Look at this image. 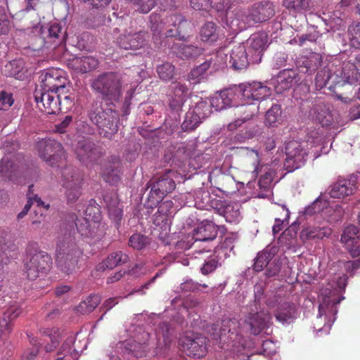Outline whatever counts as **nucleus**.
Wrapping results in <instances>:
<instances>
[{
    "mask_svg": "<svg viewBox=\"0 0 360 360\" xmlns=\"http://www.w3.org/2000/svg\"><path fill=\"white\" fill-rule=\"evenodd\" d=\"M175 188V182L171 178L159 176V193L162 194L171 193Z\"/></svg>",
    "mask_w": 360,
    "mask_h": 360,
    "instance_id": "58",
    "label": "nucleus"
},
{
    "mask_svg": "<svg viewBox=\"0 0 360 360\" xmlns=\"http://www.w3.org/2000/svg\"><path fill=\"white\" fill-rule=\"evenodd\" d=\"M337 67V65H335L333 63L330 67H324L323 69H321L318 71L316 77H315V84L316 86L319 89H322L326 86V84L332 80V84H334L335 86H341L345 83L340 82L341 79L340 77L336 78L335 72H338L340 69L333 70V74L331 73L332 68L333 66Z\"/></svg>",
    "mask_w": 360,
    "mask_h": 360,
    "instance_id": "29",
    "label": "nucleus"
},
{
    "mask_svg": "<svg viewBox=\"0 0 360 360\" xmlns=\"http://www.w3.org/2000/svg\"><path fill=\"white\" fill-rule=\"evenodd\" d=\"M62 27L57 23H54L48 27H44L40 25L34 26L31 30L27 29L28 34L32 33L39 42V46L34 49H39L45 43L54 42L59 38Z\"/></svg>",
    "mask_w": 360,
    "mask_h": 360,
    "instance_id": "16",
    "label": "nucleus"
},
{
    "mask_svg": "<svg viewBox=\"0 0 360 360\" xmlns=\"http://www.w3.org/2000/svg\"><path fill=\"white\" fill-rule=\"evenodd\" d=\"M212 61L206 60L193 68L188 75V80L193 84H198L205 77L206 72L211 66Z\"/></svg>",
    "mask_w": 360,
    "mask_h": 360,
    "instance_id": "43",
    "label": "nucleus"
},
{
    "mask_svg": "<svg viewBox=\"0 0 360 360\" xmlns=\"http://www.w3.org/2000/svg\"><path fill=\"white\" fill-rule=\"evenodd\" d=\"M308 117L312 122L321 124L322 127L333 126L335 128L334 125L337 123L329 105L322 101H316L312 105Z\"/></svg>",
    "mask_w": 360,
    "mask_h": 360,
    "instance_id": "11",
    "label": "nucleus"
},
{
    "mask_svg": "<svg viewBox=\"0 0 360 360\" xmlns=\"http://www.w3.org/2000/svg\"><path fill=\"white\" fill-rule=\"evenodd\" d=\"M281 115V106L274 104L266 112V124L269 127H275Z\"/></svg>",
    "mask_w": 360,
    "mask_h": 360,
    "instance_id": "48",
    "label": "nucleus"
},
{
    "mask_svg": "<svg viewBox=\"0 0 360 360\" xmlns=\"http://www.w3.org/2000/svg\"><path fill=\"white\" fill-rule=\"evenodd\" d=\"M82 251L77 248L75 240L70 235L60 238L56 248V262L62 271L70 274L77 266L78 259Z\"/></svg>",
    "mask_w": 360,
    "mask_h": 360,
    "instance_id": "1",
    "label": "nucleus"
},
{
    "mask_svg": "<svg viewBox=\"0 0 360 360\" xmlns=\"http://www.w3.org/2000/svg\"><path fill=\"white\" fill-rule=\"evenodd\" d=\"M276 253L274 248H266L263 251L257 254L253 265L254 270L261 271L264 267L267 266L273 259Z\"/></svg>",
    "mask_w": 360,
    "mask_h": 360,
    "instance_id": "39",
    "label": "nucleus"
},
{
    "mask_svg": "<svg viewBox=\"0 0 360 360\" xmlns=\"http://www.w3.org/2000/svg\"><path fill=\"white\" fill-rule=\"evenodd\" d=\"M240 91L245 101H259L271 94V89L261 82H254L251 84H242L239 86Z\"/></svg>",
    "mask_w": 360,
    "mask_h": 360,
    "instance_id": "21",
    "label": "nucleus"
},
{
    "mask_svg": "<svg viewBox=\"0 0 360 360\" xmlns=\"http://www.w3.org/2000/svg\"><path fill=\"white\" fill-rule=\"evenodd\" d=\"M194 112L199 115L203 120L210 116L212 108L210 102L202 98L198 101L193 108Z\"/></svg>",
    "mask_w": 360,
    "mask_h": 360,
    "instance_id": "52",
    "label": "nucleus"
},
{
    "mask_svg": "<svg viewBox=\"0 0 360 360\" xmlns=\"http://www.w3.org/2000/svg\"><path fill=\"white\" fill-rule=\"evenodd\" d=\"M96 207H89L86 210V215L89 217H85L82 219H77L75 225L77 226L78 232L82 236L87 238H96L98 236V229L100 226L98 224L99 216H94L91 217V212Z\"/></svg>",
    "mask_w": 360,
    "mask_h": 360,
    "instance_id": "20",
    "label": "nucleus"
},
{
    "mask_svg": "<svg viewBox=\"0 0 360 360\" xmlns=\"http://www.w3.org/2000/svg\"><path fill=\"white\" fill-rule=\"evenodd\" d=\"M11 26L12 23L8 20L5 8L0 6V36L7 34Z\"/></svg>",
    "mask_w": 360,
    "mask_h": 360,
    "instance_id": "55",
    "label": "nucleus"
},
{
    "mask_svg": "<svg viewBox=\"0 0 360 360\" xmlns=\"http://www.w3.org/2000/svg\"><path fill=\"white\" fill-rule=\"evenodd\" d=\"M203 119L194 110L189 111L186 113L185 120L182 124V129L186 131L194 130L202 122Z\"/></svg>",
    "mask_w": 360,
    "mask_h": 360,
    "instance_id": "46",
    "label": "nucleus"
},
{
    "mask_svg": "<svg viewBox=\"0 0 360 360\" xmlns=\"http://www.w3.org/2000/svg\"><path fill=\"white\" fill-rule=\"evenodd\" d=\"M56 91H35V101L38 108L46 114H56L60 110V100Z\"/></svg>",
    "mask_w": 360,
    "mask_h": 360,
    "instance_id": "14",
    "label": "nucleus"
},
{
    "mask_svg": "<svg viewBox=\"0 0 360 360\" xmlns=\"http://www.w3.org/2000/svg\"><path fill=\"white\" fill-rule=\"evenodd\" d=\"M101 302V298L97 295H91L85 300L80 302L76 310L80 314H88L91 312Z\"/></svg>",
    "mask_w": 360,
    "mask_h": 360,
    "instance_id": "44",
    "label": "nucleus"
},
{
    "mask_svg": "<svg viewBox=\"0 0 360 360\" xmlns=\"http://www.w3.org/2000/svg\"><path fill=\"white\" fill-rule=\"evenodd\" d=\"M267 44V35L264 32L252 34L245 45L252 63L261 62L263 52Z\"/></svg>",
    "mask_w": 360,
    "mask_h": 360,
    "instance_id": "15",
    "label": "nucleus"
},
{
    "mask_svg": "<svg viewBox=\"0 0 360 360\" xmlns=\"http://www.w3.org/2000/svg\"><path fill=\"white\" fill-rule=\"evenodd\" d=\"M240 205L236 202L225 203L218 212L229 223H237L240 218Z\"/></svg>",
    "mask_w": 360,
    "mask_h": 360,
    "instance_id": "37",
    "label": "nucleus"
},
{
    "mask_svg": "<svg viewBox=\"0 0 360 360\" xmlns=\"http://www.w3.org/2000/svg\"><path fill=\"white\" fill-rule=\"evenodd\" d=\"M274 316L282 323H290L297 317V307L292 302L281 303L276 308Z\"/></svg>",
    "mask_w": 360,
    "mask_h": 360,
    "instance_id": "26",
    "label": "nucleus"
},
{
    "mask_svg": "<svg viewBox=\"0 0 360 360\" xmlns=\"http://www.w3.org/2000/svg\"><path fill=\"white\" fill-rule=\"evenodd\" d=\"M89 117L103 137L110 139L117 131L118 114L115 111L111 109L103 110L96 103L89 113Z\"/></svg>",
    "mask_w": 360,
    "mask_h": 360,
    "instance_id": "3",
    "label": "nucleus"
},
{
    "mask_svg": "<svg viewBox=\"0 0 360 360\" xmlns=\"http://www.w3.org/2000/svg\"><path fill=\"white\" fill-rule=\"evenodd\" d=\"M336 78L340 82L349 84L360 83V56L356 57L354 62H343L340 70L335 72Z\"/></svg>",
    "mask_w": 360,
    "mask_h": 360,
    "instance_id": "17",
    "label": "nucleus"
},
{
    "mask_svg": "<svg viewBox=\"0 0 360 360\" xmlns=\"http://www.w3.org/2000/svg\"><path fill=\"white\" fill-rule=\"evenodd\" d=\"M259 110V107L250 101L237 105L234 108V115L245 121L250 120Z\"/></svg>",
    "mask_w": 360,
    "mask_h": 360,
    "instance_id": "41",
    "label": "nucleus"
},
{
    "mask_svg": "<svg viewBox=\"0 0 360 360\" xmlns=\"http://www.w3.org/2000/svg\"><path fill=\"white\" fill-rule=\"evenodd\" d=\"M128 255L122 251H117L110 254L103 262L96 266L98 271L111 269L118 265L126 263L128 261Z\"/></svg>",
    "mask_w": 360,
    "mask_h": 360,
    "instance_id": "35",
    "label": "nucleus"
},
{
    "mask_svg": "<svg viewBox=\"0 0 360 360\" xmlns=\"http://www.w3.org/2000/svg\"><path fill=\"white\" fill-rule=\"evenodd\" d=\"M273 181V174L271 172H266L262 174L258 182L259 187L264 191H268L271 188V183Z\"/></svg>",
    "mask_w": 360,
    "mask_h": 360,
    "instance_id": "64",
    "label": "nucleus"
},
{
    "mask_svg": "<svg viewBox=\"0 0 360 360\" xmlns=\"http://www.w3.org/2000/svg\"><path fill=\"white\" fill-rule=\"evenodd\" d=\"M280 211L283 214V218H275V224L272 227L274 234L278 233L283 229L284 221L289 217V211L285 207H280Z\"/></svg>",
    "mask_w": 360,
    "mask_h": 360,
    "instance_id": "57",
    "label": "nucleus"
},
{
    "mask_svg": "<svg viewBox=\"0 0 360 360\" xmlns=\"http://www.w3.org/2000/svg\"><path fill=\"white\" fill-rule=\"evenodd\" d=\"M217 236L214 225L210 222L202 224L194 230L193 238L197 241L213 240Z\"/></svg>",
    "mask_w": 360,
    "mask_h": 360,
    "instance_id": "36",
    "label": "nucleus"
},
{
    "mask_svg": "<svg viewBox=\"0 0 360 360\" xmlns=\"http://www.w3.org/2000/svg\"><path fill=\"white\" fill-rule=\"evenodd\" d=\"M285 153V167L289 172H292L304 165L308 155V148L305 142L292 140L286 143Z\"/></svg>",
    "mask_w": 360,
    "mask_h": 360,
    "instance_id": "5",
    "label": "nucleus"
},
{
    "mask_svg": "<svg viewBox=\"0 0 360 360\" xmlns=\"http://www.w3.org/2000/svg\"><path fill=\"white\" fill-rule=\"evenodd\" d=\"M76 153L79 160L86 165L95 162L102 155L100 149L92 141L88 140L78 143Z\"/></svg>",
    "mask_w": 360,
    "mask_h": 360,
    "instance_id": "23",
    "label": "nucleus"
},
{
    "mask_svg": "<svg viewBox=\"0 0 360 360\" xmlns=\"http://www.w3.org/2000/svg\"><path fill=\"white\" fill-rule=\"evenodd\" d=\"M13 172V162L8 157L3 158L0 162V178L12 180Z\"/></svg>",
    "mask_w": 360,
    "mask_h": 360,
    "instance_id": "49",
    "label": "nucleus"
},
{
    "mask_svg": "<svg viewBox=\"0 0 360 360\" xmlns=\"http://www.w3.org/2000/svg\"><path fill=\"white\" fill-rule=\"evenodd\" d=\"M51 264V257L44 252H38L32 255L26 264V272L27 277L31 280H35L40 275L46 274Z\"/></svg>",
    "mask_w": 360,
    "mask_h": 360,
    "instance_id": "12",
    "label": "nucleus"
},
{
    "mask_svg": "<svg viewBox=\"0 0 360 360\" xmlns=\"http://www.w3.org/2000/svg\"><path fill=\"white\" fill-rule=\"evenodd\" d=\"M341 242L352 257L360 255V229L354 225L347 226L341 236Z\"/></svg>",
    "mask_w": 360,
    "mask_h": 360,
    "instance_id": "22",
    "label": "nucleus"
},
{
    "mask_svg": "<svg viewBox=\"0 0 360 360\" xmlns=\"http://www.w3.org/2000/svg\"><path fill=\"white\" fill-rule=\"evenodd\" d=\"M200 36L202 41L210 43L217 41L219 39L217 26L212 22H207L205 23L200 29Z\"/></svg>",
    "mask_w": 360,
    "mask_h": 360,
    "instance_id": "42",
    "label": "nucleus"
},
{
    "mask_svg": "<svg viewBox=\"0 0 360 360\" xmlns=\"http://www.w3.org/2000/svg\"><path fill=\"white\" fill-rule=\"evenodd\" d=\"M107 204L109 214L115 219H120L122 216V209L119 207V202L115 198L112 202H108L107 198H105Z\"/></svg>",
    "mask_w": 360,
    "mask_h": 360,
    "instance_id": "59",
    "label": "nucleus"
},
{
    "mask_svg": "<svg viewBox=\"0 0 360 360\" xmlns=\"http://www.w3.org/2000/svg\"><path fill=\"white\" fill-rule=\"evenodd\" d=\"M150 243V239L140 233L133 234L129 240V245L138 250L146 248Z\"/></svg>",
    "mask_w": 360,
    "mask_h": 360,
    "instance_id": "47",
    "label": "nucleus"
},
{
    "mask_svg": "<svg viewBox=\"0 0 360 360\" xmlns=\"http://www.w3.org/2000/svg\"><path fill=\"white\" fill-rule=\"evenodd\" d=\"M188 95V89L180 82H172L167 91L168 103L173 111L179 112Z\"/></svg>",
    "mask_w": 360,
    "mask_h": 360,
    "instance_id": "18",
    "label": "nucleus"
},
{
    "mask_svg": "<svg viewBox=\"0 0 360 360\" xmlns=\"http://www.w3.org/2000/svg\"><path fill=\"white\" fill-rule=\"evenodd\" d=\"M22 310L17 307H11L3 317L0 319V336L6 335L11 330V321L12 319L18 317Z\"/></svg>",
    "mask_w": 360,
    "mask_h": 360,
    "instance_id": "40",
    "label": "nucleus"
},
{
    "mask_svg": "<svg viewBox=\"0 0 360 360\" xmlns=\"http://www.w3.org/2000/svg\"><path fill=\"white\" fill-rule=\"evenodd\" d=\"M83 179L75 169L67 167L62 171V186L65 189V197L68 203L75 202L81 195Z\"/></svg>",
    "mask_w": 360,
    "mask_h": 360,
    "instance_id": "6",
    "label": "nucleus"
},
{
    "mask_svg": "<svg viewBox=\"0 0 360 360\" xmlns=\"http://www.w3.org/2000/svg\"><path fill=\"white\" fill-rule=\"evenodd\" d=\"M297 76L298 74L296 70L285 69L281 71L277 77L275 91L277 94H282L285 90L290 89L298 82Z\"/></svg>",
    "mask_w": 360,
    "mask_h": 360,
    "instance_id": "25",
    "label": "nucleus"
},
{
    "mask_svg": "<svg viewBox=\"0 0 360 360\" xmlns=\"http://www.w3.org/2000/svg\"><path fill=\"white\" fill-rule=\"evenodd\" d=\"M230 57V62L232 63V65L236 70L245 69L250 61L249 53L244 44L235 46L231 50Z\"/></svg>",
    "mask_w": 360,
    "mask_h": 360,
    "instance_id": "28",
    "label": "nucleus"
},
{
    "mask_svg": "<svg viewBox=\"0 0 360 360\" xmlns=\"http://www.w3.org/2000/svg\"><path fill=\"white\" fill-rule=\"evenodd\" d=\"M174 72V66L169 63H165L159 66V77L164 80L171 79Z\"/></svg>",
    "mask_w": 360,
    "mask_h": 360,
    "instance_id": "60",
    "label": "nucleus"
},
{
    "mask_svg": "<svg viewBox=\"0 0 360 360\" xmlns=\"http://www.w3.org/2000/svg\"><path fill=\"white\" fill-rule=\"evenodd\" d=\"M92 89L100 94L103 98L117 101L122 95L120 77L114 72L103 73L94 79L91 83Z\"/></svg>",
    "mask_w": 360,
    "mask_h": 360,
    "instance_id": "2",
    "label": "nucleus"
},
{
    "mask_svg": "<svg viewBox=\"0 0 360 360\" xmlns=\"http://www.w3.org/2000/svg\"><path fill=\"white\" fill-rule=\"evenodd\" d=\"M141 338L139 335L135 336L136 339L129 340L123 342L124 348L132 353L136 357H141L145 354V345L150 338V334L146 332H143Z\"/></svg>",
    "mask_w": 360,
    "mask_h": 360,
    "instance_id": "31",
    "label": "nucleus"
},
{
    "mask_svg": "<svg viewBox=\"0 0 360 360\" xmlns=\"http://www.w3.org/2000/svg\"><path fill=\"white\" fill-rule=\"evenodd\" d=\"M322 60L323 58L321 54L311 53L308 56H301L297 60V64L302 72L311 75L318 70Z\"/></svg>",
    "mask_w": 360,
    "mask_h": 360,
    "instance_id": "30",
    "label": "nucleus"
},
{
    "mask_svg": "<svg viewBox=\"0 0 360 360\" xmlns=\"http://www.w3.org/2000/svg\"><path fill=\"white\" fill-rule=\"evenodd\" d=\"M200 284L193 281L191 279H188L181 283L179 285V291L181 292H195L200 289Z\"/></svg>",
    "mask_w": 360,
    "mask_h": 360,
    "instance_id": "63",
    "label": "nucleus"
},
{
    "mask_svg": "<svg viewBox=\"0 0 360 360\" xmlns=\"http://www.w3.org/2000/svg\"><path fill=\"white\" fill-rule=\"evenodd\" d=\"M275 14L274 5L269 1L255 4L250 9L240 11L238 18L251 26L255 23L266 21Z\"/></svg>",
    "mask_w": 360,
    "mask_h": 360,
    "instance_id": "4",
    "label": "nucleus"
},
{
    "mask_svg": "<svg viewBox=\"0 0 360 360\" xmlns=\"http://www.w3.org/2000/svg\"><path fill=\"white\" fill-rule=\"evenodd\" d=\"M240 322L236 319H223V326H227L229 328H223L224 334L230 333L231 335H238L242 330L240 329Z\"/></svg>",
    "mask_w": 360,
    "mask_h": 360,
    "instance_id": "53",
    "label": "nucleus"
},
{
    "mask_svg": "<svg viewBox=\"0 0 360 360\" xmlns=\"http://www.w3.org/2000/svg\"><path fill=\"white\" fill-rule=\"evenodd\" d=\"M349 40L353 47L360 49V22H354L348 28Z\"/></svg>",
    "mask_w": 360,
    "mask_h": 360,
    "instance_id": "50",
    "label": "nucleus"
},
{
    "mask_svg": "<svg viewBox=\"0 0 360 360\" xmlns=\"http://www.w3.org/2000/svg\"><path fill=\"white\" fill-rule=\"evenodd\" d=\"M180 349L187 356L202 358L207 352V340L199 334H187L179 340Z\"/></svg>",
    "mask_w": 360,
    "mask_h": 360,
    "instance_id": "7",
    "label": "nucleus"
},
{
    "mask_svg": "<svg viewBox=\"0 0 360 360\" xmlns=\"http://www.w3.org/2000/svg\"><path fill=\"white\" fill-rule=\"evenodd\" d=\"M358 177L350 175L348 178L339 177L330 186L329 195L333 198L344 199L353 195L357 190Z\"/></svg>",
    "mask_w": 360,
    "mask_h": 360,
    "instance_id": "10",
    "label": "nucleus"
},
{
    "mask_svg": "<svg viewBox=\"0 0 360 360\" xmlns=\"http://www.w3.org/2000/svg\"><path fill=\"white\" fill-rule=\"evenodd\" d=\"M281 269V262L280 259H276L266 266L265 275L268 278L274 277L279 274Z\"/></svg>",
    "mask_w": 360,
    "mask_h": 360,
    "instance_id": "62",
    "label": "nucleus"
},
{
    "mask_svg": "<svg viewBox=\"0 0 360 360\" xmlns=\"http://www.w3.org/2000/svg\"><path fill=\"white\" fill-rule=\"evenodd\" d=\"M98 65V60L91 56L75 57L69 62L70 68L80 73L89 72L95 69Z\"/></svg>",
    "mask_w": 360,
    "mask_h": 360,
    "instance_id": "32",
    "label": "nucleus"
},
{
    "mask_svg": "<svg viewBox=\"0 0 360 360\" xmlns=\"http://www.w3.org/2000/svg\"><path fill=\"white\" fill-rule=\"evenodd\" d=\"M75 342V337L74 335L68 336L60 347L56 360H78L80 355L79 352L82 349L79 350L77 346L72 347Z\"/></svg>",
    "mask_w": 360,
    "mask_h": 360,
    "instance_id": "27",
    "label": "nucleus"
},
{
    "mask_svg": "<svg viewBox=\"0 0 360 360\" xmlns=\"http://www.w3.org/2000/svg\"><path fill=\"white\" fill-rule=\"evenodd\" d=\"M136 10L143 13H148L155 6V0H129Z\"/></svg>",
    "mask_w": 360,
    "mask_h": 360,
    "instance_id": "56",
    "label": "nucleus"
},
{
    "mask_svg": "<svg viewBox=\"0 0 360 360\" xmlns=\"http://www.w3.org/2000/svg\"><path fill=\"white\" fill-rule=\"evenodd\" d=\"M172 49L174 53L182 59L195 58L200 56L203 52V49L193 45H186L184 44H174Z\"/></svg>",
    "mask_w": 360,
    "mask_h": 360,
    "instance_id": "34",
    "label": "nucleus"
},
{
    "mask_svg": "<svg viewBox=\"0 0 360 360\" xmlns=\"http://www.w3.org/2000/svg\"><path fill=\"white\" fill-rule=\"evenodd\" d=\"M44 334L46 335L49 340L51 342V345H46L45 349L47 352H50L53 350L54 348H56L58 344V340L59 337L60 335V333H59L58 329H46L44 331Z\"/></svg>",
    "mask_w": 360,
    "mask_h": 360,
    "instance_id": "54",
    "label": "nucleus"
},
{
    "mask_svg": "<svg viewBox=\"0 0 360 360\" xmlns=\"http://www.w3.org/2000/svg\"><path fill=\"white\" fill-rule=\"evenodd\" d=\"M313 4L311 0H284L283 5L290 13H302L310 11Z\"/></svg>",
    "mask_w": 360,
    "mask_h": 360,
    "instance_id": "38",
    "label": "nucleus"
},
{
    "mask_svg": "<svg viewBox=\"0 0 360 360\" xmlns=\"http://www.w3.org/2000/svg\"><path fill=\"white\" fill-rule=\"evenodd\" d=\"M333 233V230L326 225H309L304 227L300 235V239L305 242L307 240H323L328 238Z\"/></svg>",
    "mask_w": 360,
    "mask_h": 360,
    "instance_id": "24",
    "label": "nucleus"
},
{
    "mask_svg": "<svg viewBox=\"0 0 360 360\" xmlns=\"http://www.w3.org/2000/svg\"><path fill=\"white\" fill-rule=\"evenodd\" d=\"M37 148L39 156L51 166L60 162L65 158L64 150L61 144L55 140H41L37 143Z\"/></svg>",
    "mask_w": 360,
    "mask_h": 360,
    "instance_id": "9",
    "label": "nucleus"
},
{
    "mask_svg": "<svg viewBox=\"0 0 360 360\" xmlns=\"http://www.w3.org/2000/svg\"><path fill=\"white\" fill-rule=\"evenodd\" d=\"M271 316L264 311L248 314L243 321V330L249 331L251 334L257 335L269 327Z\"/></svg>",
    "mask_w": 360,
    "mask_h": 360,
    "instance_id": "13",
    "label": "nucleus"
},
{
    "mask_svg": "<svg viewBox=\"0 0 360 360\" xmlns=\"http://www.w3.org/2000/svg\"><path fill=\"white\" fill-rule=\"evenodd\" d=\"M8 75L17 79H20L23 75V62L20 60L11 61L6 66Z\"/></svg>",
    "mask_w": 360,
    "mask_h": 360,
    "instance_id": "51",
    "label": "nucleus"
},
{
    "mask_svg": "<svg viewBox=\"0 0 360 360\" xmlns=\"http://www.w3.org/2000/svg\"><path fill=\"white\" fill-rule=\"evenodd\" d=\"M38 0H9L7 3V8L11 11H22L33 9L37 4Z\"/></svg>",
    "mask_w": 360,
    "mask_h": 360,
    "instance_id": "45",
    "label": "nucleus"
},
{
    "mask_svg": "<svg viewBox=\"0 0 360 360\" xmlns=\"http://www.w3.org/2000/svg\"><path fill=\"white\" fill-rule=\"evenodd\" d=\"M40 89L36 91H56L63 89L65 84V78L63 77L62 72L58 70H49L40 76Z\"/></svg>",
    "mask_w": 360,
    "mask_h": 360,
    "instance_id": "19",
    "label": "nucleus"
},
{
    "mask_svg": "<svg viewBox=\"0 0 360 360\" xmlns=\"http://www.w3.org/2000/svg\"><path fill=\"white\" fill-rule=\"evenodd\" d=\"M143 34L141 32L124 34L118 39L119 46L124 49H137L143 46Z\"/></svg>",
    "mask_w": 360,
    "mask_h": 360,
    "instance_id": "33",
    "label": "nucleus"
},
{
    "mask_svg": "<svg viewBox=\"0 0 360 360\" xmlns=\"http://www.w3.org/2000/svg\"><path fill=\"white\" fill-rule=\"evenodd\" d=\"M161 24H163L161 29L167 30V37H179L183 40H186L191 30V22L179 13L170 15Z\"/></svg>",
    "mask_w": 360,
    "mask_h": 360,
    "instance_id": "8",
    "label": "nucleus"
},
{
    "mask_svg": "<svg viewBox=\"0 0 360 360\" xmlns=\"http://www.w3.org/2000/svg\"><path fill=\"white\" fill-rule=\"evenodd\" d=\"M191 6L196 11H209L213 6V0H191Z\"/></svg>",
    "mask_w": 360,
    "mask_h": 360,
    "instance_id": "61",
    "label": "nucleus"
}]
</instances>
